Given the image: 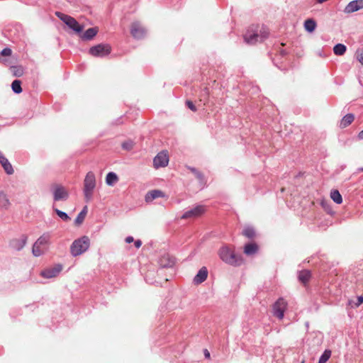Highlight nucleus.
Instances as JSON below:
<instances>
[{"label":"nucleus","mask_w":363,"mask_h":363,"mask_svg":"<svg viewBox=\"0 0 363 363\" xmlns=\"http://www.w3.org/2000/svg\"><path fill=\"white\" fill-rule=\"evenodd\" d=\"M218 256L223 262L234 267L240 266L243 262L241 255L235 254L234 250L226 245L219 249Z\"/></svg>","instance_id":"1"},{"label":"nucleus","mask_w":363,"mask_h":363,"mask_svg":"<svg viewBox=\"0 0 363 363\" xmlns=\"http://www.w3.org/2000/svg\"><path fill=\"white\" fill-rule=\"evenodd\" d=\"M96 177L93 172H89L84 180L83 193L84 201L86 203L90 202L93 199L94 190L96 187Z\"/></svg>","instance_id":"2"},{"label":"nucleus","mask_w":363,"mask_h":363,"mask_svg":"<svg viewBox=\"0 0 363 363\" xmlns=\"http://www.w3.org/2000/svg\"><path fill=\"white\" fill-rule=\"evenodd\" d=\"M90 246V240L88 236L84 235L75 240L70 246V253L73 257H77L84 253Z\"/></svg>","instance_id":"3"},{"label":"nucleus","mask_w":363,"mask_h":363,"mask_svg":"<svg viewBox=\"0 0 363 363\" xmlns=\"http://www.w3.org/2000/svg\"><path fill=\"white\" fill-rule=\"evenodd\" d=\"M51 234L48 232L43 233L33 244L32 248L33 255L40 257L48 250L50 244Z\"/></svg>","instance_id":"4"},{"label":"nucleus","mask_w":363,"mask_h":363,"mask_svg":"<svg viewBox=\"0 0 363 363\" xmlns=\"http://www.w3.org/2000/svg\"><path fill=\"white\" fill-rule=\"evenodd\" d=\"M55 15L75 33L80 34L82 32L84 26L79 24L74 18L59 11Z\"/></svg>","instance_id":"5"},{"label":"nucleus","mask_w":363,"mask_h":363,"mask_svg":"<svg viewBox=\"0 0 363 363\" xmlns=\"http://www.w3.org/2000/svg\"><path fill=\"white\" fill-rule=\"evenodd\" d=\"M111 48L108 44H98L89 49V54L97 57H103L111 53Z\"/></svg>","instance_id":"6"},{"label":"nucleus","mask_w":363,"mask_h":363,"mask_svg":"<svg viewBox=\"0 0 363 363\" xmlns=\"http://www.w3.org/2000/svg\"><path fill=\"white\" fill-rule=\"evenodd\" d=\"M286 306V301L283 298H279L272 306L273 315L279 320L282 319Z\"/></svg>","instance_id":"7"},{"label":"nucleus","mask_w":363,"mask_h":363,"mask_svg":"<svg viewBox=\"0 0 363 363\" xmlns=\"http://www.w3.org/2000/svg\"><path fill=\"white\" fill-rule=\"evenodd\" d=\"M147 30L139 21H134L130 26V33L135 39H142L146 35Z\"/></svg>","instance_id":"8"},{"label":"nucleus","mask_w":363,"mask_h":363,"mask_svg":"<svg viewBox=\"0 0 363 363\" xmlns=\"http://www.w3.org/2000/svg\"><path fill=\"white\" fill-rule=\"evenodd\" d=\"M206 211V207L203 205H196L195 207L186 211L182 216V219L194 218L201 216Z\"/></svg>","instance_id":"9"},{"label":"nucleus","mask_w":363,"mask_h":363,"mask_svg":"<svg viewBox=\"0 0 363 363\" xmlns=\"http://www.w3.org/2000/svg\"><path fill=\"white\" fill-rule=\"evenodd\" d=\"M169 163V156L167 151H161L154 157L153 166L155 169L164 167Z\"/></svg>","instance_id":"10"},{"label":"nucleus","mask_w":363,"mask_h":363,"mask_svg":"<svg viewBox=\"0 0 363 363\" xmlns=\"http://www.w3.org/2000/svg\"><path fill=\"white\" fill-rule=\"evenodd\" d=\"M52 192L55 201H66L69 197L68 191L61 185H55Z\"/></svg>","instance_id":"11"},{"label":"nucleus","mask_w":363,"mask_h":363,"mask_svg":"<svg viewBox=\"0 0 363 363\" xmlns=\"http://www.w3.org/2000/svg\"><path fill=\"white\" fill-rule=\"evenodd\" d=\"M62 269V266L60 264L55 266L45 269L41 271L40 275L45 279H51L56 277Z\"/></svg>","instance_id":"12"},{"label":"nucleus","mask_w":363,"mask_h":363,"mask_svg":"<svg viewBox=\"0 0 363 363\" xmlns=\"http://www.w3.org/2000/svg\"><path fill=\"white\" fill-rule=\"evenodd\" d=\"M28 237L26 235H22L19 238L12 239L10 242V247L17 251L21 250L26 245Z\"/></svg>","instance_id":"13"},{"label":"nucleus","mask_w":363,"mask_h":363,"mask_svg":"<svg viewBox=\"0 0 363 363\" xmlns=\"http://www.w3.org/2000/svg\"><path fill=\"white\" fill-rule=\"evenodd\" d=\"M363 9V0H354L350 1L345 8L344 12L351 13Z\"/></svg>","instance_id":"14"},{"label":"nucleus","mask_w":363,"mask_h":363,"mask_svg":"<svg viewBox=\"0 0 363 363\" xmlns=\"http://www.w3.org/2000/svg\"><path fill=\"white\" fill-rule=\"evenodd\" d=\"M175 264L174 258L165 254L160 258L159 264L161 268H172Z\"/></svg>","instance_id":"15"},{"label":"nucleus","mask_w":363,"mask_h":363,"mask_svg":"<svg viewBox=\"0 0 363 363\" xmlns=\"http://www.w3.org/2000/svg\"><path fill=\"white\" fill-rule=\"evenodd\" d=\"M0 164L7 174L11 175L13 174L14 171L11 164L9 162L8 159L4 157L1 152H0Z\"/></svg>","instance_id":"16"},{"label":"nucleus","mask_w":363,"mask_h":363,"mask_svg":"<svg viewBox=\"0 0 363 363\" xmlns=\"http://www.w3.org/2000/svg\"><path fill=\"white\" fill-rule=\"evenodd\" d=\"M164 194L162 191L159 189H155L152 190L150 191H148L145 196V200L147 203L152 202L155 199L160 198V197H164Z\"/></svg>","instance_id":"17"},{"label":"nucleus","mask_w":363,"mask_h":363,"mask_svg":"<svg viewBox=\"0 0 363 363\" xmlns=\"http://www.w3.org/2000/svg\"><path fill=\"white\" fill-rule=\"evenodd\" d=\"M208 277V270L206 267H203L199 269L196 275L194 278V283L196 284H200L203 283Z\"/></svg>","instance_id":"18"},{"label":"nucleus","mask_w":363,"mask_h":363,"mask_svg":"<svg viewBox=\"0 0 363 363\" xmlns=\"http://www.w3.org/2000/svg\"><path fill=\"white\" fill-rule=\"evenodd\" d=\"M259 35L257 33H251L247 31L244 35V40L247 44L253 45L257 42H259Z\"/></svg>","instance_id":"19"},{"label":"nucleus","mask_w":363,"mask_h":363,"mask_svg":"<svg viewBox=\"0 0 363 363\" xmlns=\"http://www.w3.org/2000/svg\"><path fill=\"white\" fill-rule=\"evenodd\" d=\"M97 33V28H88L84 33L81 34L80 38L83 40H91L96 35Z\"/></svg>","instance_id":"20"},{"label":"nucleus","mask_w":363,"mask_h":363,"mask_svg":"<svg viewBox=\"0 0 363 363\" xmlns=\"http://www.w3.org/2000/svg\"><path fill=\"white\" fill-rule=\"evenodd\" d=\"M11 205V202L6 195V194L0 190V208L7 210Z\"/></svg>","instance_id":"21"},{"label":"nucleus","mask_w":363,"mask_h":363,"mask_svg":"<svg viewBox=\"0 0 363 363\" xmlns=\"http://www.w3.org/2000/svg\"><path fill=\"white\" fill-rule=\"evenodd\" d=\"M354 116L352 113H347L343 118L340 122V128H345L350 125L354 121Z\"/></svg>","instance_id":"22"},{"label":"nucleus","mask_w":363,"mask_h":363,"mask_svg":"<svg viewBox=\"0 0 363 363\" xmlns=\"http://www.w3.org/2000/svg\"><path fill=\"white\" fill-rule=\"evenodd\" d=\"M258 250V246L255 242L247 243L245 245L244 252L247 255H252L255 254Z\"/></svg>","instance_id":"23"},{"label":"nucleus","mask_w":363,"mask_h":363,"mask_svg":"<svg viewBox=\"0 0 363 363\" xmlns=\"http://www.w3.org/2000/svg\"><path fill=\"white\" fill-rule=\"evenodd\" d=\"M118 181V177L115 172H111L106 174V183L108 186H113Z\"/></svg>","instance_id":"24"},{"label":"nucleus","mask_w":363,"mask_h":363,"mask_svg":"<svg viewBox=\"0 0 363 363\" xmlns=\"http://www.w3.org/2000/svg\"><path fill=\"white\" fill-rule=\"evenodd\" d=\"M311 276V272L305 269L299 272L298 278L299 281L305 284L309 281Z\"/></svg>","instance_id":"25"},{"label":"nucleus","mask_w":363,"mask_h":363,"mask_svg":"<svg viewBox=\"0 0 363 363\" xmlns=\"http://www.w3.org/2000/svg\"><path fill=\"white\" fill-rule=\"evenodd\" d=\"M87 213V206H84L83 209L79 212V213L77 215V218L74 220V223L77 225H81Z\"/></svg>","instance_id":"26"},{"label":"nucleus","mask_w":363,"mask_h":363,"mask_svg":"<svg viewBox=\"0 0 363 363\" xmlns=\"http://www.w3.org/2000/svg\"><path fill=\"white\" fill-rule=\"evenodd\" d=\"M304 28L306 30L311 33L314 31L316 28V22L312 18H308L304 22Z\"/></svg>","instance_id":"27"},{"label":"nucleus","mask_w":363,"mask_h":363,"mask_svg":"<svg viewBox=\"0 0 363 363\" xmlns=\"http://www.w3.org/2000/svg\"><path fill=\"white\" fill-rule=\"evenodd\" d=\"M330 198L337 204H340L342 203V197L338 190H332L330 192Z\"/></svg>","instance_id":"28"},{"label":"nucleus","mask_w":363,"mask_h":363,"mask_svg":"<svg viewBox=\"0 0 363 363\" xmlns=\"http://www.w3.org/2000/svg\"><path fill=\"white\" fill-rule=\"evenodd\" d=\"M347 47L342 44L337 43L333 48V52L336 55H342L345 53Z\"/></svg>","instance_id":"29"},{"label":"nucleus","mask_w":363,"mask_h":363,"mask_svg":"<svg viewBox=\"0 0 363 363\" xmlns=\"http://www.w3.org/2000/svg\"><path fill=\"white\" fill-rule=\"evenodd\" d=\"M242 235L247 238L252 239L255 236V230L252 227L247 226L244 228Z\"/></svg>","instance_id":"30"},{"label":"nucleus","mask_w":363,"mask_h":363,"mask_svg":"<svg viewBox=\"0 0 363 363\" xmlns=\"http://www.w3.org/2000/svg\"><path fill=\"white\" fill-rule=\"evenodd\" d=\"M12 91L15 94H20L22 92L21 82L18 79L14 80L11 84Z\"/></svg>","instance_id":"31"},{"label":"nucleus","mask_w":363,"mask_h":363,"mask_svg":"<svg viewBox=\"0 0 363 363\" xmlns=\"http://www.w3.org/2000/svg\"><path fill=\"white\" fill-rule=\"evenodd\" d=\"M10 69L15 77H20L23 74V68L21 66H11Z\"/></svg>","instance_id":"32"},{"label":"nucleus","mask_w":363,"mask_h":363,"mask_svg":"<svg viewBox=\"0 0 363 363\" xmlns=\"http://www.w3.org/2000/svg\"><path fill=\"white\" fill-rule=\"evenodd\" d=\"M189 169L195 175V177L199 180V182L201 183V184L203 185L205 183L203 174L194 167H189Z\"/></svg>","instance_id":"33"},{"label":"nucleus","mask_w":363,"mask_h":363,"mask_svg":"<svg viewBox=\"0 0 363 363\" xmlns=\"http://www.w3.org/2000/svg\"><path fill=\"white\" fill-rule=\"evenodd\" d=\"M331 356V351L325 350L319 358L318 363H326Z\"/></svg>","instance_id":"34"},{"label":"nucleus","mask_w":363,"mask_h":363,"mask_svg":"<svg viewBox=\"0 0 363 363\" xmlns=\"http://www.w3.org/2000/svg\"><path fill=\"white\" fill-rule=\"evenodd\" d=\"M56 214L64 221H68L70 220V217L64 211H62L57 208H54Z\"/></svg>","instance_id":"35"},{"label":"nucleus","mask_w":363,"mask_h":363,"mask_svg":"<svg viewBox=\"0 0 363 363\" xmlns=\"http://www.w3.org/2000/svg\"><path fill=\"white\" fill-rule=\"evenodd\" d=\"M133 147V143L132 141H125L122 143L123 149L125 150H130Z\"/></svg>","instance_id":"36"},{"label":"nucleus","mask_w":363,"mask_h":363,"mask_svg":"<svg viewBox=\"0 0 363 363\" xmlns=\"http://www.w3.org/2000/svg\"><path fill=\"white\" fill-rule=\"evenodd\" d=\"M259 35V42H262L263 40H264L265 39H267L269 36V33L265 30L264 28H263V30H260V34Z\"/></svg>","instance_id":"37"},{"label":"nucleus","mask_w":363,"mask_h":363,"mask_svg":"<svg viewBox=\"0 0 363 363\" xmlns=\"http://www.w3.org/2000/svg\"><path fill=\"white\" fill-rule=\"evenodd\" d=\"M12 53V51L9 48H4L1 52H0V55L2 56H10Z\"/></svg>","instance_id":"38"},{"label":"nucleus","mask_w":363,"mask_h":363,"mask_svg":"<svg viewBox=\"0 0 363 363\" xmlns=\"http://www.w3.org/2000/svg\"><path fill=\"white\" fill-rule=\"evenodd\" d=\"M186 105L192 111H194V112L196 111V110H197L196 107L192 101L187 100L186 101Z\"/></svg>","instance_id":"39"},{"label":"nucleus","mask_w":363,"mask_h":363,"mask_svg":"<svg viewBox=\"0 0 363 363\" xmlns=\"http://www.w3.org/2000/svg\"><path fill=\"white\" fill-rule=\"evenodd\" d=\"M357 59L363 65V50L357 52Z\"/></svg>","instance_id":"40"},{"label":"nucleus","mask_w":363,"mask_h":363,"mask_svg":"<svg viewBox=\"0 0 363 363\" xmlns=\"http://www.w3.org/2000/svg\"><path fill=\"white\" fill-rule=\"evenodd\" d=\"M363 303V296H360L357 298V302L355 303L357 306H360Z\"/></svg>","instance_id":"41"},{"label":"nucleus","mask_w":363,"mask_h":363,"mask_svg":"<svg viewBox=\"0 0 363 363\" xmlns=\"http://www.w3.org/2000/svg\"><path fill=\"white\" fill-rule=\"evenodd\" d=\"M134 245L136 248H140L142 245V241L140 240H137L135 241Z\"/></svg>","instance_id":"42"},{"label":"nucleus","mask_w":363,"mask_h":363,"mask_svg":"<svg viewBox=\"0 0 363 363\" xmlns=\"http://www.w3.org/2000/svg\"><path fill=\"white\" fill-rule=\"evenodd\" d=\"M133 241H134V239H133V238L132 236H128V237L125 238V242H126L127 243H130V242H133Z\"/></svg>","instance_id":"43"},{"label":"nucleus","mask_w":363,"mask_h":363,"mask_svg":"<svg viewBox=\"0 0 363 363\" xmlns=\"http://www.w3.org/2000/svg\"><path fill=\"white\" fill-rule=\"evenodd\" d=\"M204 355L206 358L210 357V352L206 349L204 350Z\"/></svg>","instance_id":"44"},{"label":"nucleus","mask_w":363,"mask_h":363,"mask_svg":"<svg viewBox=\"0 0 363 363\" xmlns=\"http://www.w3.org/2000/svg\"><path fill=\"white\" fill-rule=\"evenodd\" d=\"M358 138L359 140H363V130L360 131L358 134Z\"/></svg>","instance_id":"45"},{"label":"nucleus","mask_w":363,"mask_h":363,"mask_svg":"<svg viewBox=\"0 0 363 363\" xmlns=\"http://www.w3.org/2000/svg\"><path fill=\"white\" fill-rule=\"evenodd\" d=\"M286 54H287V52H286L285 50H281V55L282 56H284V55H286Z\"/></svg>","instance_id":"46"},{"label":"nucleus","mask_w":363,"mask_h":363,"mask_svg":"<svg viewBox=\"0 0 363 363\" xmlns=\"http://www.w3.org/2000/svg\"><path fill=\"white\" fill-rule=\"evenodd\" d=\"M358 171H359V172H363V167L359 168V169H358Z\"/></svg>","instance_id":"47"}]
</instances>
